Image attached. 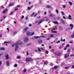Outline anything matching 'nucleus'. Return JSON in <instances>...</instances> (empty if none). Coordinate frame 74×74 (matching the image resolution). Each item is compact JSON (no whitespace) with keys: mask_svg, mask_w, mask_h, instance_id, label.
Returning a JSON list of instances; mask_svg holds the SVG:
<instances>
[{"mask_svg":"<svg viewBox=\"0 0 74 74\" xmlns=\"http://www.w3.org/2000/svg\"><path fill=\"white\" fill-rule=\"evenodd\" d=\"M17 44V45H22V43L21 40H19L17 42V44H15V48L14 51L15 52H16V51L18 50V49L19 48V47L18 46Z\"/></svg>","mask_w":74,"mask_h":74,"instance_id":"f257e3e1","label":"nucleus"},{"mask_svg":"<svg viewBox=\"0 0 74 74\" xmlns=\"http://www.w3.org/2000/svg\"><path fill=\"white\" fill-rule=\"evenodd\" d=\"M56 12L57 13V14H59V11H58V10H56Z\"/></svg>","mask_w":74,"mask_h":74,"instance_id":"7c9ffc66","label":"nucleus"},{"mask_svg":"<svg viewBox=\"0 0 74 74\" xmlns=\"http://www.w3.org/2000/svg\"><path fill=\"white\" fill-rule=\"evenodd\" d=\"M45 18L46 19L45 21H47V22H48V23H49L51 22V21H49V19H48V18L47 17H45Z\"/></svg>","mask_w":74,"mask_h":74,"instance_id":"20e7f679","label":"nucleus"},{"mask_svg":"<svg viewBox=\"0 0 74 74\" xmlns=\"http://www.w3.org/2000/svg\"><path fill=\"white\" fill-rule=\"evenodd\" d=\"M69 43H70V44H72L73 43V41H70L69 42Z\"/></svg>","mask_w":74,"mask_h":74,"instance_id":"37998d69","label":"nucleus"},{"mask_svg":"<svg viewBox=\"0 0 74 74\" xmlns=\"http://www.w3.org/2000/svg\"><path fill=\"white\" fill-rule=\"evenodd\" d=\"M59 29L60 30H63V27H60Z\"/></svg>","mask_w":74,"mask_h":74,"instance_id":"aec40b11","label":"nucleus"},{"mask_svg":"<svg viewBox=\"0 0 74 74\" xmlns=\"http://www.w3.org/2000/svg\"><path fill=\"white\" fill-rule=\"evenodd\" d=\"M40 49H41V50H42V51H43L44 50V49H43V48H40Z\"/></svg>","mask_w":74,"mask_h":74,"instance_id":"69168bd1","label":"nucleus"},{"mask_svg":"<svg viewBox=\"0 0 74 74\" xmlns=\"http://www.w3.org/2000/svg\"><path fill=\"white\" fill-rule=\"evenodd\" d=\"M69 4L70 5H72L73 4V3H72L71 2V1H69Z\"/></svg>","mask_w":74,"mask_h":74,"instance_id":"b1692460","label":"nucleus"},{"mask_svg":"<svg viewBox=\"0 0 74 74\" xmlns=\"http://www.w3.org/2000/svg\"><path fill=\"white\" fill-rule=\"evenodd\" d=\"M26 69L24 70L23 71V72H24V73H25V72H26Z\"/></svg>","mask_w":74,"mask_h":74,"instance_id":"864d4df0","label":"nucleus"},{"mask_svg":"<svg viewBox=\"0 0 74 74\" xmlns=\"http://www.w3.org/2000/svg\"><path fill=\"white\" fill-rule=\"evenodd\" d=\"M36 16H37V14H34V17H36Z\"/></svg>","mask_w":74,"mask_h":74,"instance_id":"603ef678","label":"nucleus"},{"mask_svg":"<svg viewBox=\"0 0 74 74\" xmlns=\"http://www.w3.org/2000/svg\"><path fill=\"white\" fill-rule=\"evenodd\" d=\"M34 32L31 33L30 32H27V35L28 36H32L34 34Z\"/></svg>","mask_w":74,"mask_h":74,"instance_id":"f03ea898","label":"nucleus"},{"mask_svg":"<svg viewBox=\"0 0 74 74\" xmlns=\"http://www.w3.org/2000/svg\"><path fill=\"white\" fill-rule=\"evenodd\" d=\"M35 59H36V60H40V58H35Z\"/></svg>","mask_w":74,"mask_h":74,"instance_id":"c9c22d12","label":"nucleus"},{"mask_svg":"<svg viewBox=\"0 0 74 74\" xmlns=\"http://www.w3.org/2000/svg\"><path fill=\"white\" fill-rule=\"evenodd\" d=\"M28 38H27L25 37L24 38V41L25 42H28Z\"/></svg>","mask_w":74,"mask_h":74,"instance_id":"39448f33","label":"nucleus"},{"mask_svg":"<svg viewBox=\"0 0 74 74\" xmlns=\"http://www.w3.org/2000/svg\"><path fill=\"white\" fill-rule=\"evenodd\" d=\"M62 17H63V18H64V19H66V17H65L64 16H63Z\"/></svg>","mask_w":74,"mask_h":74,"instance_id":"13d9d810","label":"nucleus"},{"mask_svg":"<svg viewBox=\"0 0 74 74\" xmlns=\"http://www.w3.org/2000/svg\"><path fill=\"white\" fill-rule=\"evenodd\" d=\"M73 29V25L72 24H71L69 25V26L68 28L69 30H72Z\"/></svg>","mask_w":74,"mask_h":74,"instance_id":"7ed1b4c3","label":"nucleus"},{"mask_svg":"<svg viewBox=\"0 0 74 74\" xmlns=\"http://www.w3.org/2000/svg\"><path fill=\"white\" fill-rule=\"evenodd\" d=\"M60 42V41L58 40V41H57L56 42V43H57V44H58V43H59Z\"/></svg>","mask_w":74,"mask_h":74,"instance_id":"e433bc0d","label":"nucleus"},{"mask_svg":"<svg viewBox=\"0 0 74 74\" xmlns=\"http://www.w3.org/2000/svg\"><path fill=\"white\" fill-rule=\"evenodd\" d=\"M46 53H47V54H48V51H47L46 52Z\"/></svg>","mask_w":74,"mask_h":74,"instance_id":"338daca9","label":"nucleus"},{"mask_svg":"<svg viewBox=\"0 0 74 74\" xmlns=\"http://www.w3.org/2000/svg\"><path fill=\"white\" fill-rule=\"evenodd\" d=\"M32 59L30 58H27L25 60V61H26V62H29V61H32Z\"/></svg>","mask_w":74,"mask_h":74,"instance_id":"423d86ee","label":"nucleus"},{"mask_svg":"<svg viewBox=\"0 0 74 74\" xmlns=\"http://www.w3.org/2000/svg\"><path fill=\"white\" fill-rule=\"evenodd\" d=\"M62 7L64 8H66V5H64L62 6Z\"/></svg>","mask_w":74,"mask_h":74,"instance_id":"58836bf2","label":"nucleus"},{"mask_svg":"<svg viewBox=\"0 0 74 74\" xmlns=\"http://www.w3.org/2000/svg\"><path fill=\"white\" fill-rule=\"evenodd\" d=\"M64 64H63V63H62L61 64V67H62V66H63V65H64Z\"/></svg>","mask_w":74,"mask_h":74,"instance_id":"680f3d73","label":"nucleus"},{"mask_svg":"<svg viewBox=\"0 0 74 74\" xmlns=\"http://www.w3.org/2000/svg\"><path fill=\"white\" fill-rule=\"evenodd\" d=\"M57 56H60V53L57 54Z\"/></svg>","mask_w":74,"mask_h":74,"instance_id":"6e6d98bb","label":"nucleus"},{"mask_svg":"<svg viewBox=\"0 0 74 74\" xmlns=\"http://www.w3.org/2000/svg\"><path fill=\"white\" fill-rule=\"evenodd\" d=\"M52 33H57L56 31H51Z\"/></svg>","mask_w":74,"mask_h":74,"instance_id":"cd10ccee","label":"nucleus"},{"mask_svg":"<svg viewBox=\"0 0 74 74\" xmlns=\"http://www.w3.org/2000/svg\"><path fill=\"white\" fill-rule=\"evenodd\" d=\"M68 56H69V55L67 54H66L64 56V57L65 58H67Z\"/></svg>","mask_w":74,"mask_h":74,"instance_id":"1a4fd4ad","label":"nucleus"},{"mask_svg":"<svg viewBox=\"0 0 74 74\" xmlns=\"http://www.w3.org/2000/svg\"><path fill=\"white\" fill-rule=\"evenodd\" d=\"M33 7V6H31V7H28V10H30L31 9H32V8Z\"/></svg>","mask_w":74,"mask_h":74,"instance_id":"2eb2a0df","label":"nucleus"},{"mask_svg":"<svg viewBox=\"0 0 74 74\" xmlns=\"http://www.w3.org/2000/svg\"><path fill=\"white\" fill-rule=\"evenodd\" d=\"M20 7V5H18L16 6V8H18Z\"/></svg>","mask_w":74,"mask_h":74,"instance_id":"5fc2aeb1","label":"nucleus"},{"mask_svg":"<svg viewBox=\"0 0 74 74\" xmlns=\"http://www.w3.org/2000/svg\"><path fill=\"white\" fill-rule=\"evenodd\" d=\"M29 27H30L32 26V24H29Z\"/></svg>","mask_w":74,"mask_h":74,"instance_id":"bf43d9fd","label":"nucleus"},{"mask_svg":"<svg viewBox=\"0 0 74 74\" xmlns=\"http://www.w3.org/2000/svg\"><path fill=\"white\" fill-rule=\"evenodd\" d=\"M58 68V66H56L54 67V69H56Z\"/></svg>","mask_w":74,"mask_h":74,"instance_id":"a878e982","label":"nucleus"},{"mask_svg":"<svg viewBox=\"0 0 74 74\" xmlns=\"http://www.w3.org/2000/svg\"><path fill=\"white\" fill-rule=\"evenodd\" d=\"M34 38L37 39V38H40V37H39L38 36H34Z\"/></svg>","mask_w":74,"mask_h":74,"instance_id":"9d476101","label":"nucleus"},{"mask_svg":"<svg viewBox=\"0 0 74 74\" xmlns=\"http://www.w3.org/2000/svg\"><path fill=\"white\" fill-rule=\"evenodd\" d=\"M6 65L7 66H9V65H10V64H9V62L7 61L6 62Z\"/></svg>","mask_w":74,"mask_h":74,"instance_id":"6ab92c4d","label":"nucleus"},{"mask_svg":"<svg viewBox=\"0 0 74 74\" xmlns=\"http://www.w3.org/2000/svg\"><path fill=\"white\" fill-rule=\"evenodd\" d=\"M31 45V43L27 44V46H29V45Z\"/></svg>","mask_w":74,"mask_h":74,"instance_id":"49530a36","label":"nucleus"},{"mask_svg":"<svg viewBox=\"0 0 74 74\" xmlns=\"http://www.w3.org/2000/svg\"><path fill=\"white\" fill-rule=\"evenodd\" d=\"M5 49V48L4 47H0V50L1 51H4Z\"/></svg>","mask_w":74,"mask_h":74,"instance_id":"9b49d317","label":"nucleus"},{"mask_svg":"<svg viewBox=\"0 0 74 74\" xmlns=\"http://www.w3.org/2000/svg\"><path fill=\"white\" fill-rule=\"evenodd\" d=\"M20 58H21V57H20V56H18L16 57V59H20Z\"/></svg>","mask_w":74,"mask_h":74,"instance_id":"c756f323","label":"nucleus"},{"mask_svg":"<svg viewBox=\"0 0 74 74\" xmlns=\"http://www.w3.org/2000/svg\"><path fill=\"white\" fill-rule=\"evenodd\" d=\"M61 14H62L63 15H64V12H61Z\"/></svg>","mask_w":74,"mask_h":74,"instance_id":"a19ab883","label":"nucleus"},{"mask_svg":"<svg viewBox=\"0 0 74 74\" xmlns=\"http://www.w3.org/2000/svg\"><path fill=\"white\" fill-rule=\"evenodd\" d=\"M28 19V17H26L25 18V19H26V20H27Z\"/></svg>","mask_w":74,"mask_h":74,"instance_id":"4d7b16f0","label":"nucleus"},{"mask_svg":"<svg viewBox=\"0 0 74 74\" xmlns=\"http://www.w3.org/2000/svg\"><path fill=\"white\" fill-rule=\"evenodd\" d=\"M41 12V11H40V10H39L38 11V13L39 14V13H40V12Z\"/></svg>","mask_w":74,"mask_h":74,"instance_id":"3c124183","label":"nucleus"},{"mask_svg":"<svg viewBox=\"0 0 74 74\" xmlns=\"http://www.w3.org/2000/svg\"><path fill=\"white\" fill-rule=\"evenodd\" d=\"M69 67H70V66H68L67 67H65V69H69Z\"/></svg>","mask_w":74,"mask_h":74,"instance_id":"473e14b6","label":"nucleus"},{"mask_svg":"<svg viewBox=\"0 0 74 74\" xmlns=\"http://www.w3.org/2000/svg\"><path fill=\"white\" fill-rule=\"evenodd\" d=\"M1 8H4V7H3V6H1Z\"/></svg>","mask_w":74,"mask_h":74,"instance_id":"774afa93","label":"nucleus"},{"mask_svg":"<svg viewBox=\"0 0 74 74\" xmlns=\"http://www.w3.org/2000/svg\"><path fill=\"white\" fill-rule=\"evenodd\" d=\"M27 55H29V53H28V51H27Z\"/></svg>","mask_w":74,"mask_h":74,"instance_id":"0e129e2a","label":"nucleus"},{"mask_svg":"<svg viewBox=\"0 0 74 74\" xmlns=\"http://www.w3.org/2000/svg\"><path fill=\"white\" fill-rule=\"evenodd\" d=\"M8 57H9L8 55L7 54L6 55V59H8Z\"/></svg>","mask_w":74,"mask_h":74,"instance_id":"412c9836","label":"nucleus"},{"mask_svg":"<svg viewBox=\"0 0 74 74\" xmlns=\"http://www.w3.org/2000/svg\"><path fill=\"white\" fill-rule=\"evenodd\" d=\"M48 63V62L47 61H45L44 62V64H47Z\"/></svg>","mask_w":74,"mask_h":74,"instance_id":"ddd939ff","label":"nucleus"},{"mask_svg":"<svg viewBox=\"0 0 74 74\" xmlns=\"http://www.w3.org/2000/svg\"><path fill=\"white\" fill-rule=\"evenodd\" d=\"M70 51V50L68 49L67 51V52H69Z\"/></svg>","mask_w":74,"mask_h":74,"instance_id":"c03bdc74","label":"nucleus"},{"mask_svg":"<svg viewBox=\"0 0 74 74\" xmlns=\"http://www.w3.org/2000/svg\"><path fill=\"white\" fill-rule=\"evenodd\" d=\"M49 16H54V15L51 13L49 15Z\"/></svg>","mask_w":74,"mask_h":74,"instance_id":"5701e85b","label":"nucleus"},{"mask_svg":"<svg viewBox=\"0 0 74 74\" xmlns=\"http://www.w3.org/2000/svg\"><path fill=\"white\" fill-rule=\"evenodd\" d=\"M17 33V32H14L13 33V34H15Z\"/></svg>","mask_w":74,"mask_h":74,"instance_id":"f704fd0d","label":"nucleus"},{"mask_svg":"<svg viewBox=\"0 0 74 74\" xmlns=\"http://www.w3.org/2000/svg\"><path fill=\"white\" fill-rule=\"evenodd\" d=\"M3 55V53H0V57L1 56Z\"/></svg>","mask_w":74,"mask_h":74,"instance_id":"de8ad7c7","label":"nucleus"},{"mask_svg":"<svg viewBox=\"0 0 74 74\" xmlns=\"http://www.w3.org/2000/svg\"><path fill=\"white\" fill-rule=\"evenodd\" d=\"M2 62H1V61H0V66H1V64H2Z\"/></svg>","mask_w":74,"mask_h":74,"instance_id":"e2e57ef3","label":"nucleus"},{"mask_svg":"<svg viewBox=\"0 0 74 74\" xmlns=\"http://www.w3.org/2000/svg\"><path fill=\"white\" fill-rule=\"evenodd\" d=\"M28 29H29V27L24 28L23 29V30L24 32H26V31H27V30Z\"/></svg>","mask_w":74,"mask_h":74,"instance_id":"0eeeda50","label":"nucleus"},{"mask_svg":"<svg viewBox=\"0 0 74 74\" xmlns=\"http://www.w3.org/2000/svg\"><path fill=\"white\" fill-rule=\"evenodd\" d=\"M46 8H51V6H50L47 5L46 6Z\"/></svg>","mask_w":74,"mask_h":74,"instance_id":"bb28decb","label":"nucleus"},{"mask_svg":"<svg viewBox=\"0 0 74 74\" xmlns=\"http://www.w3.org/2000/svg\"><path fill=\"white\" fill-rule=\"evenodd\" d=\"M42 40H40L38 41V42L39 43H42Z\"/></svg>","mask_w":74,"mask_h":74,"instance_id":"72a5a7b5","label":"nucleus"},{"mask_svg":"<svg viewBox=\"0 0 74 74\" xmlns=\"http://www.w3.org/2000/svg\"><path fill=\"white\" fill-rule=\"evenodd\" d=\"M71 38H74V32L73 33L72 35L71 36Z\"/></svg>","mask_w":74,"mask_h":74,"instance_id":"393cba45","label":"nucleus"},{"mask_svg":"<svg viewBox=\"0 0 74 74\" xmlns=\"http://www.w3.org/2000/svg\"><path fill=\"white\" fill-rule=\"evenodd\" d=\"M41 37H42V38H45V36H42Z\"/></svg>","mask_w":74,"mask_h":74,"instance_id":"052dcab7","label":"nucleus"},{"mask_svg":"<svg viewBox=\"0 0 74 74\" xmlns=\"http://www.w3.org/2000/svg\"><path fill=\"white\" fill-rule=\"evenodd\" d=\"M68 19H71V16L70 15H69Z\"/></svg>","mask_w":74,"mask_h":74,"instance_id":"4468645a","label":"nucleus"},{"mask_svg":"<svg viewBox=\"0 0 74 74\" xmlns=\"http://www.w3.org/2000/svg\"><path fill=\"white\" fill-rule=\"evenodd\" d=\"M15 7L14 8H15L14 10L15 11H16L18 10V9L17 8Z\"/></svg>","mask_w":74,"mask_h":74,"instance_id":"c85d7f7f","label":"nucleus"},{"mask_svg":"<svg viewBox=\"0 0 74 74\" xmlns=\"http://www.w3.org/2000/svg\"><path fill=\"white\" fill-rule=\"evenodd\" d=\"M44 19H42L40 21L38 22V24H40V23H42V22H44Z\"/></svg>","mask_w":74,"mask_h":74,"instance_id":"6e6552de","label":"nucleus"},{"mask_svg":"<svg viewBox=\"0 0 74 74\" xmlns=\"http://www.w3.org/2000/svg\"><path fill=\"white\" fill-rule=\"evenodd\" d=\"M23 18H24V16L23 15L22 16L21 19H23Z\"/></svg>","mask_w":74,"mask_h":74,"instance_id":"a18cd8bd","label":"nucleus"},{"mask_svg":"<svg viewBox=\"0 0 74 74\" xmlns=\"http://www.w3.org/2000/svg\"><path fill=\"white\" fill-rule=\"evenodd\" d=\"M14 12H12L10 13V15H12V14H14Z\"/></svg>","mask_w":74,"mask_h":74,"instance_id":"2f4dec72","label":"nucleus"},{"mask_svg":"<svg viewBox=\"0 0 74 74\" xmlns=\"http://www.w3.org/2000/svg\"><path fill=\"white\" fill-rule=\"evenodd\" d=\"M61 22L62 23H64V21L63 20V19H61Z\"/></svg>","mask_w":74,"mask_h":74,"instance_id":"f8f14e48","label":"nucleus"},{"mask_svg":"<svg viewBox=\"0 0 74 74\" xmlns=\"http://www.w3.org/2000/svg\"><path fill=\"white\" fill-rule=\"evenodd\" d=\"M53 23H54V24H56V25H57V24H58V22L56 21H53Z\"/></svg>","mask_w":74,"mask_h":74,"instance_id":"a211bd4d","label":"nucleus"},{"mask_svg":"<svg viewBox=\"0 0 74 74\" xmlns=\"http://www.w3.org/2000/svg\"><path fill=\"white\" fill-rule=\"evenodd\" d=\"M10 43V42H6V41H5L3 43V44H9Z\"/></svg>","mask_w":74,"mask_h":74,"instance_id":"f3484780","label":"nucleus"},{"mask_svg":"<svg viewBox=\"0 0 74 74\" xmlns=\"http://www.w3.org/2000/svg\"><path fill=\"white\" fill-rule=\"evenodd\" d=\"M38 51H39V52H41V50H40V48H38Z\"/></svg>","mask_w":74,"mask_h":74,"instance_id":"8fccbe9b","label":"nucleus"},{"mask_svg":"<svg viewBox=\"0 0 74 74\" xmlns=\"http://www.w3.org/2000/svg\"><path fill=\"white\" fill-rule=\"evenodd\" d=\"M70 47V45L69 44H68V45H66V48H67V47Z\"/></svg>","mask_w":74,"mask_h":74,"instance_id":"4c0bfd02","label":"nucleus"},{"mask_svg":"<svg viewBox=\"0 0 74 74\" xmlns=\"http://www.w3.org/2000/svg\"><path fill=\"white\" fill-rule=\"evenodd\" d=\"M14 66L15 67H16L17 66H18V65H17L16 64H15L14 65Z\"/></svg>","mask_w":74,"mask_h":74,"instance_id":"ea45409f","label":"nucleus"},{"mask_svg":"<svg viewBox=\"0 0 74 74\" xmlns=\"http://www.w3.org/2000/svg\"><path fill=\"white\" fill-rule=\"evenodd\" d=\"M14 4L13 3H11L9 5V7H11V6H13Z\"/></svg>","mask_w":74,"mask_h":74,"instance_id":"4be33fe9","label":"nucleus"},{"mask_svg":"<svg viewBox=\"0 0 74 74\" xmlns=\"http://www.w3.org/2000/svg\"><path fill=\"white\" fill-rule=\"evenodd\" d=\"M50 38H51L50 37L48 38H47L46 39V40H49V39H50Z\"/></svg>","mask_w":74,"mask_h":74,"instance_id":"79ce46f5","label":"nucleus"},{"mask_svg":"<svg viewBox=\"0 0 74 74\" xmlns=\"http://www.w3.org/2000/svg\"><path fill=\"white\" fill-rule=\"evenodd\" d=\"M7 11V9H5L3 11V14H5Z\"/></svg>","mask_w":74,"mask_h":74,"instance_id":"dca6fc26","label":"nucleus"},{"mask_svg":"<svg viewBox=\"0 0 74 74\" xmlns=\"http://www.w3.org/2000/svg\"><path fill=\"white\" fill-rule=\"evenodd\" d=\"M2 37V34H0V38Z\"/></svg>","mask_w":74,"mask_h":74,"instance_id":"09e8293b","label":"nucleus"}]
</instances>
